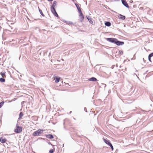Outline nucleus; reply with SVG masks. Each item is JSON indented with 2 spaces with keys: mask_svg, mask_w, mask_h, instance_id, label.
I'll use <instances>...</instances> for the list:
<instances>
[{
  "mask_svg": "<svg viewBox=\"0 0 153 153\" xmlns=\"http://www.w3.org/2000/svg\"><path fill=\"white\" fill-rule=\"evenodd\" d=\"M44 130L42 129H39L34 131L33 134V136H37L42 134Z\"/></svg>",
  "mask_w": 153,
  "mask_h": 153,
  "instance_id": "nucleus-1",
  "label": "nucleus"
},
{
  "mask_svg": "<svg viewBox=\"0 0 153 153\" xmlns=\"http://www.w3.org/2000/svg\"><path fill=\"white\" fill-rule=\"evenodd\" d=\"M22 130V128L21 126H18V124L16 125V128L14 130V131L17 133H20L21 132Z\"/></svg>",
  "mask_w": 153,
  "mask_h": 153,
  "instance_id": "nucleus-2",
  "label": "nucleus"
},
{
  "mask_svg": "<svg viewBox=\"0 0 153 153\" xmlns=\"http://www.w3.org/2000/svg\"><path fill=\"white\" fill-rule=\"evenodd\" d=\"M51 10L52 13L55 16L57 17H58V15L57 13L56 12V10H55V8L54 7H51Z\"/></svg>",
  "mask_w": 153,
  "mask_h": 153,
  "instance_id": "nucleus-3",
  "label": "nucleus"
},
{
  "mask_svg": "<svg viewBox=\"0 0 153 153\" xmlns=\"http://www.w3.org/2000/svg\"><path fill=\"white\" fill-rule=\"evenodd\" d=\"M53 80L55 81L56 83H58L59 82L60 78L57 76L54 75L53 78Z\"/></svg>",
  "mask_w": 153,
  "mask_h": 153,
  "instance_id": "nucleus-4",
  "label": "nucleus"
},
{
  "mask_svg": "<svg viewBox=\"0 0 153 153\" xmlns=\"http://www.w3.org/2000/svg\"><path fill=\"white\" fill-rule=\"evenodd\" d=\"M106 39L111 42L114 43H115L117 40L116 39L113 38H107Z\"/></svg>",
  "mask_w": 153,
  "mask_h": 153,
  "instance_id": "nucleus-5",
  "label": "nucleus"
},
{
  "mask_svg": "<svg viewBox=\"0 0 153 153\" xmlns=\"http://www.w3.org/2000/svg\"><path fill=\"white\" fill-rule=\"evenodd\" d=\"M80 12H79V20L81 22H82L84 19V17L83 14H82L81 10H80Z\"/></svg>",
  "mask_w": 153,
  "mask_h": 153,
  "instance_id": "nucleus-6",
  "label": "nucleus"
},
{
  "mask_svg": "<svg viewBox=\"0 0 153 153\" xmlns=\"http://www.w3.org/2000/svg\"><path fill=\"white\" fill-rule=\"evenodd\" d=\"M13 17L12 18V20H10V22L12 21L13 22H15L16 19H15V17L16 15V13L15 12L13 11L12 13Z\"/></svg>",
  "mask_w": 153,
  "mask_h": 153,
  "instance_id": "nucleus-7",
  "label": "nucleus"
},
{
  "mask_svg": "<svg viewBox=\"0 0 153 153\" xmlns=\"http://www.w3.org/2000/svg\"><path fill=\"white\" fill-rule=\"evenodd\" d=\"M6 140V138L4 136L1 137L0 138V141L2 143H5Z\"/></svg>",
  "mask_w": 153,
  "mask_h": 153,
  "instance_id": "nucleus-8",
  "label": "nucleus"
},
{
  "mask_svg": "<svg viewBox=\"0 0 153 153\" xmlns=\"http://www.w3.org/2000/svg\"><path fill=\"white\" fill-rule=\"evenodd\" d=\"M122 4L126 7L128 8L129 6L125 0H121Z\"/></svg>",
  "mask_w": 153,
  "mask_h": 153,
  "instance_id": "nucleus-9",
  "label": "nucleus"
},
{
  "mask_svg": "<svg viewBox=\"0 0 153 153\" xmlns=\"http://www.w3.org/2000/svg\"><path fill=\"white\" fill-rule=\"evenodd\" d=\"M115 43L118 45H123L124 44V43L123 42H121L118 41L117 39V40L116 41Z\"/></svg>",
  "mask_w": 153,
  "mask_h": 153,
  "instance_id": "nucleus-10",
  "label": "nucleus"
},
{
  "mask_svg": "<svg viewBox=\"0 0 153 153\" xmlns=\"http://www.w3.org/2000/svg\"><path fill=\"white\" fill-rule=\"evenodd\" d=\"M46 137L49 139H52L54 138L53 135L51 134H49L46 135Z\"/></svg>",
  "mask_w": 153,
  "mask_h": 153,
  "instance_id": "nucleus-11",
  "label": "nucleus"
},
{
  "mask_svg": "<svg viewBox=\"0 0 153 153\" xmlns=\"http://www.w3.org/2000/svg\"><path fill=\"white\" fill-rule=\"evenodd\" d=\"M103 140L104 142L105 143H106L109 146L111 143L109 140H107L104 138L103 139Z\"/></svg>",
  "mask_w": 153,
  "mask_h": 153,
  "instance_id": "nucleus-12",
  "label": "nucleus"
},
{
  "mask_svg": "<svg viewBox=\"0 0 153 153\" xmlns=\"http://www.w3.org/2000/svg\"><path fill=\"white\" fill-rule=\"evenodd\" d=\"M86 17L87 19H88V21H89L90 23L91 24H92L93 23V22L92 20V19L89 16H87Z\"/></svg>",
  "mask_w": 153,
  "mask_h": 153,
  "instance_id": "nucleus-13",
  "label": "nucleus"
},
{
  "mask_svg": "<svg viewBox=\"0 0 153 153\" xmlns=\"http://www.w3.org/2000/svg\"><path fill=\"white\" fill-rule=\"evenodd\" d=\"M118 17L119 18L122 20H124L125 19V17L124 16L122 15L121 14H119Z\"/></svg>",
  "mask_w": 153,
  "mask_h": 153,
  "instance_id": "nucleus-14",
  "label": "nucleus"
},
{
  "mask_svg": "<svg viewBox=\"0 0 153 153\" xmlns=\"http://www.w3.org/2000/svg\"><path fill=\"white\" fill-rule=\"evenodd\" d=\"M88 80L89 81H96L97 80V79L95 77H92L91 78L89 79Z\"/></svg>",
  "mask_w": 153,
  "mask_h": 153,
  "instance_id": "nucleus-15",
  "label": "nucleus"
},
{
  "mask_svg": "<svg viewBox=\"0 0 153 153\" xmlns=\"http://www.w3.org/2000/svg\"><path fill=\"white\" fill-rule=\"evenodd\" d=\"M23 116V114L22 112H21L20 113L19 115V120H20L22 119V117Z\"/></svg>",
  "mask_w": 153,
  "mask_h": 153,
  "instance_id": "nucleus-16",
  "label": "nucleus"
},
{
  "mask_svg": "<svg viewBox=\"0 0 153 153\" xmlns=\"http://www.w3.org/2000/svg\"><path fill=\"white\" fill-rule=\"evenodd\" d=\"M152 56H153V53H151L149 56V60L151 62V58L152 57Z\"/></svg>",
  "mask_w": 153,
  "mask_h": 153,
  "instance_id": "nucleus-17",
  "label": "nucleus"
},
{
  "mask_svg": "<svg viewBox=\"0 0 153 153\" xmlns=\"http://www.w3.org/2000/svg\"><path fill=\"white\" fill-rule=\"evenodd\" d=\"M0 74L3 78H5L6 77L5 73L4 72H1L0 73Z\"/></svg>",
  "mask_w": 153,
  "mask_h": 153,
  "instance_id": "nucleus-18",
  "label": "nucleus"
},
{
  "mask_svg": "<svg viewBox=\"0 0 153 153\" xmlns=\"http://www.w3.org/2000/svg\"><path fill=\"white\" fill-rule=\"evenodd\" d=\"M75 5L79 11V12H80V10H81V9H80V8L79 6V5H78V4H75Z\"/></svg>",
  "mask_w": 153,
  "mask_h": 153,
  "instance_id": "nucleus-19",
  "label": "nucleus"
},
{
  "mask_svg": "<svg viewBox=\"0 0 153 153\" xmlns=\"http://www.w3.org/2000/svg\"><path fill=\"white\" fill-rule=\"evenodd\" d=\"M105 25L107 26H110L111 25V23L109 22H106L105 23Z\"/></svg>",
  "mask_w": 153,
  "mask_h": 153,
  "instance_id": "nucleus-20",
  "label": "nucleus"
},
{
  "mask_svg": "<svg viewBox=\"0 0 153 153\" xmlns=\"http://www.w3.org/2000/svg\"><path fill=\"white\" fill-rule=\"evenodd\" d=\"M4 78H0V82H4L5 81V80Z\"/></svg>",
  "mask_w": 153,
  "mask_h": 153,
  "instance_id": "nucleus-21",
  "label": "nucleus"
},
{
  "mask_svg": "<svg viewBox=\"0 0 153 153\" xmlns=\"http://www.w3.org/2000/svg\"><path fill=\"white\" fill-rule=\"evenodd\" d=\"M39 11L41 14L43 16H44V15L43 14L42 10H41L39 8Z\"/></svg>",
  "mask_w": 153,
  "mask_h": 153,
  "instance_id": "nucleus-22",
  "label": "nucleus"
},
{
  "mask_svg": "<svg viewBox=\"0 0 153 153\" xmlns=\"http://www.w3.org/2000/svg\"><path fill=\"white\" fill-rule=\"evenodd\" d=\"M56 1H54L53 2V5L51 7H55L56 4Z\"/></svg>",
  "mask_w": 153,
  "mask_h": 153,
  "instance_id": "nucleus-23",
  "label": "nucleus"
},
{
  "mask_svg": "<svg viewBox=\"0 0 153 153\" xmlns=\"http://www.w3.org/2000/svg\"><path fill=\"white\" fill-rule=\"evenodd\" d=\"M4 102H1L0 103V108L3 106L4 105Z\"/></svg>",
  "mask_w": 153,
  "mask_h": 153,
  "instance_id": "nucleus-24",
  "label": "nucleus"
},
{
  "mask_svg": "<svg viewBox=\"0 0 153 153\" xmlns=\"http://www.w3.org/2000/svg\"><path fill=\"white\" fill-rule=\"evenodd\" d=\"M54 151V149H51L49 151V152L50 153H53Z\"/></svg>",
  "mask_w": 153,
  "mask_h": 153,
  "instance_id": "nucleus-25",
  "label": "nucleus"
},
{
  "mask_svg": "<svg viewBox=\"0 0 153 153\" xmlns=\"http://www.w3.org/2000/svg\"><path fill=\"white\" fill-rule=\"evenodd\" d=\"M109 146H110L111 147V149L112 150H113V149H114V148H113V146L111 144V143L110 144V145H109Z\"/></svg>",
  "mask_w": 153,
  "mask_h": 153,
  "instance_id": "nucleus-26",
  "label": "nucleus"
},
{
  "mask_svg": "<svg viewBox=\"0 0 153 153\" xmlns=\"http://www.w3.org/2000/svg\"><path fill=\"white\" fill-rule=\"evenodd\" d=\"M66 22L67 24H69V25L71 24L72 23L71 22Z\"/></svg>",
  "mask_w": 153,
  "mask_h": 153,
  "instance_id": "nucleus-27",
  "label": "nucleus"
},
{
  "mask_svg": "<svg viewBox=\"0 0 153 153\" xmlns=\"http://www.w3.org/2000/svg\"><path fill=\"white\" fill-rule=\"evenodd\" d=\"M119 52L120 54H122L123 53V52L122 51H120Z\"/></svg>",
  "mask_w": 153,
  "mask_h": 153,
  "instance_id": "nucleus-28",
  "label": "nucleus"
},
{
  "mask_svg": "<svg viewBox=\"0 0 153 153\" xmlns=\"http://www.w3.org/2000/svg\"><path fill=\"white\" fill-rule=\"evenodd\" d=\"M133 2V1H132V0H130V3H132V2Z\"/></svg>",
  "mask_w": 153,
  "mask_h": 153,
  "instance_id": "nucleus-29",
  "label": "nucleus"
},
{
  "mask_svg": "<svg viewBox=\"0 0 153 153\" xmlns=\"http://www.w3.org/2000/svg\"><path fill=\"white\" fill-rule=\"evenodd\" d=\"M49 1H52L53 0H48Z\"/></svg>",
  "mask_w": 153,
  "mask_h": 153,
  "instance_id": "nucleus-30",
  "label": "nucleus"
},
{
  "mask_svg": "<svg viewBox=\"0 0 153 153\" xmlns=\"http://www.w3.org/2000/svg\"><path fill=\"white\" fill-rule=\"evenodd\" d=\"M74 2H75V0H72Z\"/></svg>",
  "mask_w": 153,
  "mask_h": 153,
  "instance_id": "nucleus-31",
  "label": "nucleus"
},
{
  "mask_svg": "<svg viewBox=\"0 0 153 153\" xmlns=\"http://www.w3.org/2000/svg\"><path fill=\"white\" fill-rule=\"evenodd\" d=\"M116 1H118V0H115Z\"/></svg>",
  "mask_w": 153,
  "mask_h": 153,
  "instance_id": "nucleus-32",
  "label": "nucleus"
}]
</instances>
